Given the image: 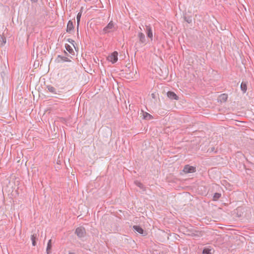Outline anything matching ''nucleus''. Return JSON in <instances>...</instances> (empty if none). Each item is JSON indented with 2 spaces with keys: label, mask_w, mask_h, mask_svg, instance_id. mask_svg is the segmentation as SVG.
<instances>
[{
  "label": "nucleus",
  "mask_w": 254,
  "mask_h": 254,
  "mask_svg": "<svg viewBox=\"0 0 254 254\" xmlns=\"http://www.w3.org/2000/svg\"><path fill=\"white\" fill-rule=\"evenodd\" d=\"M115 27L113 21H111L106 26H105L102 32V34H105L115 30Z\"/></svg>",
  "instance_id": "f257e3e1"
},
{
  "label": "nucleus",
  "mask_w": 254,
  "mask_h": 254,
  "mask_svg": "<svg viewBox=\"0 0 254 254\" xmlns=\"http://www.w3.org/2000/svg\"><path fill=\"white\" fill-rule=\"evenodd\" d=\"M137 37L139 39V41L136 44V45L137 44H143V45H144L146 44V40L145 38V36L143 33H142L141 32H138L137 34Z\"/></svg>",
  "instance_id": "f03ea898"
},
{
  "label": "nucleus",
  "mask_w": 254,
  "mask_h": 254,
  "mask_svg": "<svg viewBox=\"0 0 254 254\" xmlns=\"http://www.w3.org/2000/svg\"><path fill=\"white\" fill-rule=\"evenodd\" d=\"M75 233L79 238H81L85 236L86 232L84 227H79L76 229Z\"/></svg>",
  "instance_id": "7ed1b4c3"
},
{
  "label": "nucleus",
  "mask_w": 254,
  "mask_h": 254,
  "mask_svg": "<svg viewBox=\"0 0 254 254\" xmlns=\"http://www.w3.org/2000/svg\"><path fill=\"white\" fill-rule=\"evenodd\" d=\"M118 53L117 52L115 51L112 53L111 55L109 56L107 59L109 61L111 62L112 64L116 63L118 61Z\"/></svg>",
  "instance_id": "20e7f679"
},
{
  "label": "nucleus",
  "mask_w": 254,
  "mask_h": 254,
  "mask_svg": "<svg viewBox=\"0 0 254 254\" xmlns=\"http://www.w3.org/2000/svg\"><path fill=\"white\" fill-rule=\"evenodd\" d=\"M183 172L186 174L194 173L196 172V168L189 165H186L184 167Z\"/></svg>",
  "instance_id": "39448f33"
},
{
  "label": "nucleus",
  "mask_w": 254,
  "mask_h": 254,
  "mask_svg": "<svg viewBox=\"0 0 254 254\" xmlns=\"http://www.w3.org/2000/svg\"><path fill=\"white\" fill-rule=\"evenodd\" d=\"M46 88L49 92L53 94H60V91L51 85H47Z\"/></svg>",
  "instance_id": "423d86ee"
},
{
  "label": "nucleus",
  "mask_w": 254,
  "mask_h": 254,
  "mask_svg": "<svg viewBox=\"0 0 254 254\" xmlns=\"http://www.w3.org/2000/svg\"><path fill=\"white\" fill-rule=\"evenodd\" d=\"M167 97L171 100H178L179 97L177 94L173 91H168L167 93Z\"/></svg>",
  "instance_id": "0eeeda50"
},
{
  "label": "nucleus",
  "mask_w": 254,
  "mask_h": 254,
  "mask_svg": "<svg viewBox=\"0 0 254 254\" xmlns=\"http://www.w3.org/2000/svg\"><path fill=\"white\" fill-rule=\"evenodd\" d=\"M214 251L211 246H206L202 250V254H212Z\"/></svg>",
  "instance_id": "6e6552de"
},
{
  "label": "nucleus",
  "mask_w": 254,
  "mask_h": 254,
  "mask_svg": "<svg viewBox=\"0 0 254 254\" xmlns=\"http://www.w3.org/2000/svg\"><path fill=\"white\" fill-rule=\"evenodd\" d=\"M146 34L147 37L150 39L151 41L153 39V33L151 27L149 25L146 26Z\"/></svg>",
  "instance_id": "1a4fd4ad"
},
{
  "label": "nucleus",
  "mask_w": 254,
  "mask_h": 254,
  "mask_svg": "<svg viewBox=\"0 0 254 254\" xmlns=\"http://www.w3.org/2000/svg\"><path fill=\"white\" fill-rule=\"evenodd\" d=\"M133 229L134 231L138 232L140 234H142L143 235H145V232L143 230V229L140 227L139 226L134 225L133 226Z\"/></svg>",
  "instance_id": "9d476101"
},
{
  "label": "nucleus",
  "mask_w": 254,
  "mask_h": 254,
  "mask_svg": "<svg viewBox=\"0 0 254 254\" xmlns=\"http://www.w3.org/2000/svg\"><path fill=\"white\" fill-rule=\"evenodd\" d=\"M73 29V22L69 20L67 24L66 32L68 33H71Z\"/></svg>",
  "instance_id": "9b49d317"
},
{
  "label": "nucleus",
  "mask_w": 254,
  "mask_h": 254,
  "mask_svg": "<svg viewBox=\"0 0 254 254\" xmlns=\"http://www.w3.org/2000/svg\"><path fill=\"white\" fill-rule=\"evenodd\" d=\"M38 239L37 235L36 234H34L31 235V239L32 241V245L33 246H36V240Z\"/></svg>",
  "instance_id": "f8f14e48"
},
{
  "label": "nucleus",
  "mask_w": 254,
  "mask_h": 254,
  "mask_svg": "<svg viewBox=\"0 0 254 254\" xmlns=\"http://www.w3.org/2000/svg\"><path fill=\"white\" fill-rule=\"evenodd\" d=\"M51 248H52V240H50L48 241L47 247L46 249L47 254H50L51 253Z\"/></svg>",
  "instance_id": "ddd939ff"
},
{
  "label": "nucleus",
  "mask_w": 254,
  "mask_h": 254,
  "mask_svg": "<svg viewBox=\"0 0 254 254\" xmlns=\"http://www.w3.org/2000/svg\"><path fill=\"white\" fill-rule=\"evenodd\" d=\"M81 15H82V11H80V12H79L78 13V14L77 15V16H76V19H77V32L78 31V27H79V23H80Z\"/></svg>",
  "instance_id": "4468645a"
},
{
  "label": "nucleus",
  "mask_w": 254,
  "mask_h": 254,
  "mask_svg": "<svg viewBox=\"0 0 254 254\" xmlns=\"http://www.w3.org/2000/svg\"><path fill=\"white\" fill-rule=\"evenodd\" d=\"M241 89L243 93H245L247 90V83L244 82H242L241 84Z\"/></svg>",
  "instance_id": "2eb2a0df"
},
{
  "label": "nucleus",
  "mask_w": 254,
  "mask_h": 254,
  "mask_svg": "<svg viewBox=\"0 0 254 254\" xmlns=\"http://www.w3.org/2000/svg\"><path fill=\"white\" fill-rule=\"evenodd\" d=\"M60 59V61L63 62H70V60L66 57L62 56L61 55H58L57 59Z\"/></svg>",
  "instance_id": "dca6fc26"
},
{
  "label": "nucleus",
  "mask_w": 254,
  "mask_h": 254,
  "mask_svg": "<svg viewBox=\"0 0 254 254\" xmlns=\"http://www.w3.org/2000/svg\"><path fill=\"white\" fill-rule=\"evenodd\" d=\"M65 48L66 50L70 53L72 54L74 53V51L72 48V47L68 44H65Z\"/></svg>",
  "instance_id": "f3484780"
},
{
  "label": "nucleus",
  "mask_w": 254,
  "mask_h": 254,
  "mask_svg": "<svg viewBox=\"0 0 254 254\" xmlns=\"http://www.w3.org/2000/svg\"><path fill=\"white\" fill-rule=\"evenodd\" d=\"M221 196L220 193L216 192L214 194L213 196V200L214 201L217 200Z\"/></svg>",
  "instance_id": "a211bd4d"
},
{
  "label": "nucleus",
  "mask_w": 254,
  "mask_h": 254,
  "mask_svg": "<svg viewBox=\"0 0 254 254\" xmlns=\"http://www.w3.org/2000/svg\"><path fill=\"white\" fill-rule=\"evenodd\" d=\"M152 118V116L147 112H145L143 115V118L145 120H150Z\"/></svg>",
  "instance_id": "6ab92c4d"
},
{
  "label": "nucleus",
  "mask_w": 254,
  "mask_h": 254,
  "mask_svg": "<svg viewBox=\"0 0 254 254\" xmlns=\"http://www.w3.org/2000/svg\"><path fill=\"white\" fill-rule=\"evenodd\" d=\"M6 43L5 38L0 35V46H3Z\"/></svg>",
  "instance_id": "aec40b11"
},
{
  "label": "nucleus",
  "mask_w": 254,
  "mask_h": 254,
  "mask_svg": "<svg viewBox=\"0 0 254 254\" xmlns=\"http://www.w3.org/2000/svg\"><path fill=\"white\" fill-rule=\"evenodd\" d=\"M134 184H135V185H136V186L138 187H139V188H140L141 189H143V188H144V186H143V185L141 183H140V182H138V181H135L134 182Z\"/></svg>",
  "instance_id": "412c9836"
},
{
  "label": "nucleus",
  "mask_w": 254,
  "mask_h": 254,
  "mask_svg": "<svg viewBox=\"0 0 254 254\" xmlns=\"http://www.w3.org/2000/svg\"><path fill=\"white\" fill-rule=\"evenodd\" d=\"M185 20L188 23H190L192 22V19L190 17H185Z\"/></svg>",
  "instance_id": "4be33fe9"
},
{
  "label": "nucleus",
  "mask_w": 254,
  "mask_h": 254,
  "mask_svg": "<svg viewBox=\"0 0 254 254\" xmlns=\"http://www.w3.org/2000/svg\"><path fill=\"white\" fill-rule=\"evenodd\" d=\"M221 97H222V99L224 101H226L227 99V95H226L225 94L221 95Z\"/></svg>",
  "instance_id": "5701e85b"
},
{
  "label": "nucleus",
  "mask_w": 254,
  "mask_h": 254,
  "mask_svg": "<svg viewBox=\"0 0 254 254\" xmlns=\"http://www.w3.org/2000/svg\"><path fill=\"white\" fill-rule=\"evenodd\" d=\"M67 41L69 43H70V44H72L73 46H74V40H72V39H68L67 40Z\"/></svg>",
  "instance_id": "b1692460"
},
{
  "label": "nucleus",
  "mask_w": 254,
  "mask_h": 254,
  "mask_svg": "<svg viewBox=\"0 0 254 254\" xmlns=\"http://www.w3.org/2000/svg\"><path fill=\"white\" fill-rule=\"evenodd\" d=\"M209 150H210V152H213V151H214L215 148H214V147H211V148L209 149Z\"/></svg>",
  "instance_id": "393cba45"
},
{
  "label": "nucleus",
  "mask_w": 254,
  "mask_h": 254,
  "mask_svg": "<svg viewBox=\"0 0 254 254\" xmlns=\"http://www.w3.org/2000/svg\"><path fill=\"white\" fill-rule=\"evenodd\" d=\"M31 1L32 2H36L38 1V0H31Z\"/></svg>",
  "instance_id": "a878e982"
},
{
  "label": "nucleus",
  "mask_w": 254,
  "mask_h": 254,
  "mask_svg": "<svg viewBox=\"0 0 254 254\" xmlns=\"http://www.w3.org/2000/svg\"><path fill=\"white\" fill-rule=\"evenodd\" d=\"M68 254H73V253H69Z\"/></svg>",
  "instance_id": "bb28decb"
},
{
  "label": "nucleus",
  "mask_w": 254,
  "mask_h": 254,
  "mask_svg": "<svg viewBox=\"0 0 254 254\" xmlns=\"http://www.w3.org/2000/svg\"><path fill=\"white\" fill-rule=\"evenodd\" d=\"M64 53L67 54V53L65 51H64Z\"/></svg>",
  "instance_id": "cd10ccee"
}]
</instances>
